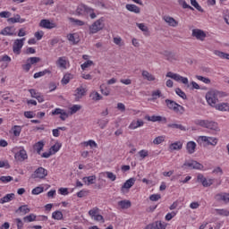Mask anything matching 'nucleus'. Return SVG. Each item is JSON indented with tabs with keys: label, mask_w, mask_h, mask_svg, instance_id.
Listing matches in <instances>:
<instances>
[{
	"label": "nucleus",
	"mask_w": 229,
	"mask_h": 229,
	"mask_svg": "<svg viewBox=\"0 0 229 229\" xmlns=\"http://www.w3.org/2000/svg\"><path fill=\"white\" fill-rule=\"evenodd\" d=\"M166 78H171L172 80H174V81H180L181 83H183V85H187L188 89H191V90H199L200 89L199 84L196 81H191L189 84V79L173 72H168L166 73Z\"/></svg>",
	"instance_id": "obj_1"
},
{
	"label": "nucleus",
	"mask_w": 229,
	"mask_h": 229,
	"mask_svg": "<svg viewBox=\"0 0 229 229\" xmlns=\"http://www.w3.org/2000/svg\"><path fill=\"white\" fill-rule=\"evenodd\" d=\"M195 124L197 126H200L201 128H206L207 130H210L213 133H219L221 129L219 128V123L217 122L212 120H195Z\"/></svg>",
	"instance_id": "obj_2"
},
{
	"label": "nucleus",
	"mask_w": 229,
	"mask_h": 229,
	"mask_svg": "<svg viewBox=\"0 0 229 229\" xmlns=\"http://www.w3.org/2000/svg\"><path fill=\"white\" fill-rule=\"evenodd\" d=\"M165 103L167 108H169V110H173L174 112H175V114H183V112H185V107H183L182 106H180L178 103L174 102V100L165 99Z\"/></svg>",
	"instance_id": "obj_3"
},
{
	"label": "nucleus",
	"mask_w": 229,
	"mask_h": 229,
	"mask_svg": "<svg viewBox=\"0 0 229 229\" xmlns=\"http://www.w3.org/2000/svg\"><path fill=\"white\" fill-rule=\"evenodd\" d=\"M104 28L105 20L103 18H100L89 26V33L91 35H95V33H98V31H101Z\"/></svg>",
	"instance_id": "obj_4"
},
{
	"label": "nucleus",
	"mask_w": 229,
	"mask_h": 229,
	"mask_svg": "<svg viewBox=\"0 0 229 229\" xmlns=\"http://www.w3.org/2000/svg\"><path fill=\"white\" fill-rule=\"evenodd\" d=\"M198 142L200 144H206V146H217V142L219 140L216 137H209V136H199L198 138Z\"/></svg>",
	"instance_id": "obj_5"
},
{
	"label": "nucleus",
	"mask_w": 229,
	"mask_h": 229,
	"mask_svg": "<svg viewBox=\"0 0 229 229\" xmlns=\"http://www.w3.org/2000/svg\"><path fill=\"white\" fill-rule=\"evenodd\" d=\"M46 176H47V170H46V168L40 166L34 171V173L31 174L30 177L33 180H37V178L39 180H44V178H46Z\"/></svg>",
	"instance_id": "obj_6"
},
{
	"label": "nucleus",
	"mask_w": 229,
	"mask_h": 229,
	"mask_svg": "<svg viewBox=\"0 0 229 229\" xmlns=\"http://www.w3.org/2000/svg\"><path fill=\"white\" fill-rule=\"evenodd\" d=\"M182 169H203V165H201L200 163H198V161L195 160H190V161H186L183 165H182Z\"/></svg>",
	"instance_id": "obj_7"
},
{
	"label": "nucleus",
	"mask_w": 229,
	"mask_h": 229,
	"mask_svg": "<svg viewBox=\"0 0 229 229\" xmlns=\"http://www.w3.org/2000/svg\"><path fill=\"white\" fill-rule=\"evenodd\" d=\"M197 182L204 187H210V185L214 184V179H207L202 174L197 175Z\"/></svg>",
	"instance_id": "obj_8"
},
{
	"label": "nucleus",
	"mask_w": 229,
	"mask_h": 229,
	"mask_svg": "<svg viewBox=\"0 0 229 229\" xmlns=\"http://www.w3.org/2000/svg\"><path fill=\"white\" fill-rule=\"evenodd\" d=\"M26 40V38H22L21 39H15L13 46V51L15 53V55H21V50L22 49V47L24 46V41Z\"/></svg>",
	"instance_id": "obj_9"
},
{
	"label": "nucleus",
	"mask_w": 229,
	"mask_h": 229,
	"mask_svg": "<svg viewBox=\"0 0 229 229\" xmlns=\"http://www.w3.org/2000/svg\"><path fill=\"white\" fill-rule=\"evenodd\" d=\"M135 185V178L128 179L121 188L122 194H126Z\"/></svg>",
	"instance_id": "obj_10"
},
{
	"label": "nucleus",
	"mask_w": 229,
	"mask_h": 229,
	"mask_svg": "<svg viewBox=\"0 0 229 229\" xmlns=\"http://www.w3.org/2000/svg\"><path fill=\"white\" fill-rule=\"evenodd\" d=\"M84 96H87V88L80 86L74 91L75 101H80Z\"/></svg>",
	"instance_id": "obj_11"
},
{
	"label": "nucleus",
	"mask_w": 229,
	"mask_h": 229,
	"mask_svg": "<svg viewBox=\"0 0 229 229\" xmlns=\"http://www.w3.org/2000/svg\"><path fill=\"white\" fill-rule=\"evenodd\" d=\"M206 99L210 106H214L216 103H217V95L216 94V91H208L206 94Z\"/></svg>",
	"instance_id": "obj_12"
},
{
	"label": "nucleus",
	"mask_w": 229,
	"mask_h": 229,
	"mask_svg": "<svg viewBox=\"0 0 229 229\" xmlns=\"http://www.w3.org/2000/svg\"><path fill=\"white\" fill-rule=\"evenodd\" d=\"M191 37H194L195 38H197V40H200L201 42H203V40L207 38V34L202 30L193 29Z\"/></svg>",
	"instance_id": "obj_13"
},
{
	"label": "nucleus",
	"mask_w": 229,
	"mask_h": 229,
	"mask_svg": "<svg viewBox=\"0 0 229 229\" xmlns=\"http://www.w3.org/2000/svg\"><path fill=\"white\" fill-rule=\"evenodd\" d=\"M14 158L17 162H24V160H28V152H26L24 148H21L20 151L14 155Z\"/></svg>",
	"instance_id": "obj_14"
},
{
	"label": "nucleus",
	"mask_w": 229,
	"mask_h": 229,
	"mask_svg": "<svg viewBox=\"0 0 229 229\" xmlns=\"http://www.w3.org/2000/svg\"><path fill=\"white\" fill-rule=\"evenodd\" d=\"M145 119L147 121H150L151 123H167V118L164 117V116H160V115H147L145 116Z\"/></svg>",
	"instance_id": "obj_15"
},
{
	"label": "nucleus",
	"mask_w": 229,
	"mask_h": 229,
	"mask_svg": "<svg viewBox=\"0 0 229 229\" xmlns=\"http://www.w3.org/2000/svg\"><path fill=\"white\" fill-rule=\"evenodd\" d=\"M52 115H60L59 117L61 121H65V119L69 117V114L61 108H55L54 111H52Z\"/></svg>",
	"instance_id": "obj_16"
},
{
	"label": "nucleus",
	"mask_w": 229,
	"mask_h": 229,
	"mask_svg": "<svg viewBox=\"0 0 229 229\" xmlns=\"http://www.w3.org/2000/svg\"><path fill=\"white\" fill-rule=\"evenodd\" d=\"M40 28H45V30H53V28H56V23L50 22L49 20H41L39 22Z\"/></svg>",
	"instance_id": "obj_17"
},
{
	"label": "nucleus",
	"mask_w": 229,
	"mask_h": 229,
	"mask_svg": "<svg viewBox=\"0 0 229 229\" xmlns=\"http://www.w3.org/2000/svg\"><path fill=\"white\" fill-rule=\"evenodd\" d=\"M163 20L165 22H167L168 26H171L172 28H176V26H178V21L171 16L165 15Z\"/></svg>",
	"instance_id": "obj_18"
},
{
	"label": "nucleus",
	"mask_w": 229,
	"mask_h": 229,
	"mask_svg": "<svg viewBox=\"0 0 229 229\" xmlns=\"http://www.w3.org/2000/svg\"><path fill=\"white\" fill-rule=\"evenodd\" d=\"M56 65L59 69H67V57H59L56 61Z\"/></svg>",
	"instance_id": "obj_19"
},
{
	"label": "nucleus",
	"mask_w": 229,
	"mask_h": 229,
	"mask_svg": "<svg viewBox=\"0 0 229 229\" xmlns=\"http://www.w3.org/2000/svg\"><path fill=\"white\" fill-rule=\"evenodd\" d=\"M140 126H144V121L133 120L129 125V130H137V128H140Z\"/></svg>",
	"instance_id": "obj_20"
},
{
	"label": "nucleus",
	"mask_w": 229,
	"mask_h": 229,
	"mask_svg": "<svg viewBox=\"0 0 229 229\" xmlns=\"http://www.w3.org/2000/svg\"><path fill=\"white\" fill-rule=\"evenodd\" d=\"M183 148V143L182 141H175L169 146L171 151H180Z\"/></svg>",
	"instance_id": "obj_21"
},
{
	"label": "nucleus",
	"mask_w": 229,
	"mask_h": 229,
	"mask_svg": "<svg viewBox=\"0 0 229 229\" xmlns=\"http://www.w3.org/2000/svg\"><path fill=\"white\" fill-rule=\"evenodd\" d=\"M215 199L216 201H225L227 203V201H229V193H217L215 196Z\"/></svg>",
	"instance_id": "obj_22"
},
{
	"label": "nucleus",
	"mask_w": 229,
	"mask_h": 229,
	"mask_svg": "<svg viewBox=\"0 0 229 229\" xmlns=\"http://www.w3.org/2000/svg\"><path fill=\"white\" fill-rule=\"evenodd\" d=\"M186 149L189 155H193V153H196V142L189 141L186 144Z\"/></svg>",
	"instance_id": "obj_23"
},
{
	"label": "nucleus",
	"mask_w": 229,
	"mask_h": 229,
	"mask_svg": "<svg viewBox=\"0 0 229 229\" xmlns=\"http://www.w3.org/2000/svg\"><path fill=\"white\" fill-rule=\"evenodd\" d=\"M141 76L144 78V80H147V81H155L156 80L155 75L151 74L146 70L141 72Z\"/></svg>",
	"instance_id": "obj_24"
},
{
	"label": "nucleus",
	"mask_w": 229,
	"mask_h": 229,
	"mask_svg": "<svg viewBox=\"0 0 229 229\" xmlns=\"http://www.w3.org/2000/svg\"><path fill=\"white\" fill-rule=\"evenodd\" d=\"M126 10L129 12H132L133 13H140V7L133 4H127L125 5Z\"/></svg>",
	"instance_id": "obj_25"
},
{
	"label": "nucleus",
	"mask_w": 229,
	"mask_h": 229,
	"mask_svg": "<svg viewBox=\"0 0 229 229\" xmlns=\"http://www.w3.org/2000/svg\"><path fill=\"white\" fill-rule=\"evenodd\" d=\"M118 207L121 208L123 210H126L131 207V201L130 200H120L118 201Z\"/></svg>",
	"instance_id": "obj_26"
},
{
	"label": "nucleus",
	"mask_w": 229,
	"mask_h": 229,
	"mask_svg": "<svg viewBox=\"0 0 229 229\" xmlns=\"http://www.w3.org/2000/svg\"><path fill=\"white\" fill-rule=\"evenodd\" d=\"M82 182H84L86 185H93V183H96V175L83 177Z\"/></svg>",
	"instance_id": "obj_27"
},
{
	"label": "nucleus",
	"mask_w": 229,
	"mask_h": 229,
	"mask_svg": "<svg viewBox=\"0 0 229 229\" xmlns=\"http://www.w3.org/2000/svg\"><path fill=\"white\" fill-rule=\"evenodd\" d=\"M7 22L9 24H15V22H24V19H21V15L15 14L13 18H8Z\"/></svg>",
	"instance_id": "obj_28"
},
{
	"label": "nucleus",
	"mask_w": 229,
	"mask_h": 229,
	"mask_svg": "<svg viewBox=\"0 0 229 229\" xmlns=\"http://www.w3.org/2000/svg\"><path fill=\"white\" fill-rule=\"evenodd\" d=\"M216 109L220 112H229V104L228 103H220L216 106Z\"/></svg>",
	"instance_id": "obj_29"
},
{
	"label": "nucleus",
	"mask_w": 229,
	"mask_h": 229,
	"mask_svg": "<svg viewBox=\"0 0 229 229\" xmlns=\"http://www.w3.org/2000/svg\"><path fill=\"white\" fill-rule=\"evenodd\" d=\"M15 198V194L10 193L0 199V203L4 205V203H9V201H12Z\"/></svg>",
	"instance_id": "obj_30"
},
{
	"label": "nucleus",
	"mask_w": 229,
	"mask_h": 229,
	"mask_svg": "<svg viewBox=\"0 0 229 229\" xmlns=\"http://www.w3.org/2000/svg\"><path fill=\"white\" fill-rule=\"evenodd\" d=\"M0 35L12 36L13 35V27H5L1 30Z\"/></svg>",
	"instance_id": "obj_31"
},
{
	"label": "nucleus",
	"mask_w": 229,
	"mask_h": 229,
	"mask_svg": "<svg viewBox=\"0 0 229 229\" xmlns=\"http://www.w3.org/2000/svg\"><path fill=\"white\" fill-rule=\"evenodd\" d=\"M67 38L69 42H72V44H73V46H75V44H78V42H80V38H78L77 34H69L67 36Z\"/></svg>",
	"instance_id": "obj_32"
},
{
	"label": "nucleus",
	"mask_w": 229,
	"mask_h": 229,
	"mask_svg": "<svg viewBox=\"0 0 229 229\" xmlns=\"http://www.w3.org/2000/svg\"><path fill=\"white\" fill-rule=\"evenodd\" d=\"M52 219H55L56 221H62L64 219V214L60 210H56L52 213Z\"/></svg>",
	"instance_id": "obj_33"
},
{
	"label": "nucleus",
	"mask_w": 229,
	"mask_h": 229,
	"mask_svg": "<svg viewBox=\"0 0 229 229\" xmlns=\"http://www.w3.org/2000/svg\"><path fill=\"white\" fill-rule=\"evenodd\" d=\"M214 55H216V56H218L219 58H222L223 60H229V54H226L225 52L215 50Z\"/></svg>",
	"instance_id": "obj_34"
},
{
	"label": "nucleus",
	"mask_w": 229,
	"mask_h": 229,
	"mask_svg": "<svg viewBox=\"0 0 229 229\" xmlns=\"http://www.w3.org/2000/svg\"><path fill=\"white\" fill-rule=\"evenodd\" d=\"M168 128H173L175 130H181V131H187V128H185V126L182 125V124H178V123H169Z\"/></svg>",
	"instance_id": "obj_35"
},
{
	"label": "nucleus",
	"mask_w": 229,
	"mask_h": 229,
	"mask_svg": "<svg viewBox=\"0 0 229 229\" xmlns=\"http://www.w3.org/2000/svg\"><path fill=\"white\" fill-rule=\"evenodd\" d=\"M15 212L16 214H19V212H21V214L26 216V214H30V209L28 208L27 205H23V206H21Z\"/></svg>",
	"instance_id": "obj_36"
},
{
	"label": "nucleus",
	"mask_w": 229,
	"mask_h": 229,
	"mask_svg": "<svg viewBox=\"0 0 229 229\" xmlns=\"http://www.w3.org/2000/svg\"><path fill=\"white\" fill-rule=\"evenodd\" d=\"M44 141H38L34 145V149L37 151L38 155L44 149Z\"/></svg>",
	"instance_id": "obj_37"
},
{
	"label": "nucleus",
	"mask_w": 229,
	"mask_h": 229,
	"mask_svg": "<svg viewBox=\"0 0 229 229\" xmlns=\"http://www.w3.org/2000/svg\"><path fill=\"white\" fill-rule=\"evenodd\" d=\"M164 56H165L166 60L169 62H173V60H176V55L173 54V52L165 51L163 53Z\"/></svg>",
	"instance_id": "obj_38"
},
{
	"label": "nucleus",
	"mask_w": 229,
	"mask_h": 229,
	"mask_svg": "<svg viewBox=\"0 0 229 229\" xmlns=\"http://www.w3.org/2000/svg\"><path fill=\"white\" fill-rule=\"evenodd\" d=\"M109 123L108 119H98V124L101 130H105L106 128L107 124Z\"/></svg>",
	"instance_id": "obj_39"
},
{
	"label": "nucleus",
	"mask_w": 229,
	"mask_h": 229,
	"mask_svg": "<svg viewBox=\"0 0 229 229\" xmlns=\"http://www.w3.org/2000/svg\"><path fill=\"white\" fill-rule=\"evenodd\" d=\"M46 74H51V71H49L48 69H46L42 72H36L34 74V78L35 80H37V78H42V76H46Z\"/></svg>",
	"instance_id": "obj_40"
},
{
	"label": "nucleus",
	"mask_w": 229,
	"mask_h": 229,
	"mask_svg": "<svg viewBox=\"0 0 229 229\" xmlns=\"http://www.w3.org/2000/svg\"><path fill=\"white\" fill-rule=\"evenodd\" d=\"M36 220H37V216H35L34 214H30L23 217L24 223H33V221H36Z\"/></svg>",
	"instance_id": "obj_41"
},
{
	"label": "nucleus",
	"mask_w": 229,
	"mask_h": 229,
	"mask_svg": "<svg viewBox=\"0 0 229 229\" xmlns=\"http://www.w3.org/2000/svg\"><path fill=\"white\" fill-rule=\"evenodd\" d=\"M89 98H91V99H93V101H99L103 98V97H101L98 91H93L90 93Z\"/></svg>",
	"instance_id": "obj_42"
},
{
	"label": "nucleus",
	"mask_w": 229,
	"mask_h": 229,
	"mask_svg": "<svg viewBox=\"0 0 229 229\" xmlns=\"http://www.w3.org/2000/svg\"><path fill=\"white\" fill-rule=\"evenodd\" d=\"M190 1H191V6H194V8H196V10H198V12H201V13L205 12L203 10V8H201L200 4H198V1H196V0H190Z\"/></svg>",
	"instance_id": "obj_43"
},
{
	"label": "nucleus",
	"mask_w": 229,
	"mask_h": 229,
	"mask_svg": "<svg viewBox=\"0 0 229 229\" xmlns=\"http://www.w3.org/2000/svg\"><path fill=\"white\" fill-rule=\"evenodd\" d=\"M80 110H81V106L73 105L72 107H70V114L71 115H73V114H76V112H80Z\"/></svg>",
	"instance_id": "obj_44"
},
{
	"label": "nucleus",
	"mask_w": 229,
	"mask_h": 229,
	"mask_svg": "<svg viewBox=\"0 0 229 229\" xmlns=\"http://www.w3.org/2000/svg\"><path fill=\"white\" fill-rule=\"evenodd\" d=\"M175 93L177 94V96L182 98V99H187V95L185 94V92H183V90H182V89L176 88Z\"/></svg>",
	"instance_id": "obj_45"
},
{
	"label": "nucleus",
	"mask_w": 229,
	"mask_h": 229,
	"mask_svg": "<svg viewBox=\"0 0 229 229\" xmlns=\"http://www.w3.org/2000/svg\"><path fill=\"white\" fill-rule=\"evenodd\" d=\"M40 62L39 57H30L27 59V63H29L31 65H35V64H38Z\"/></svg>",
	"instance_id": "obj_46"
},
{
	"label": "nucleus",
	"mask_w": 229,
	"mask_h": 229,
	"mask_svg": "<svg viewBox=\"0 0 229 229\" xmlns=\"http://www.w3.org/2000/svg\"><path fill=\"white\" fill-rule=\"evenodd\" d=\"M42 192H44V187L42 186H38L32 190V194L35 196L42 194Z\"/></svg>",
	"instance_id": "obj_47"
},
{
	"label": "nucleus",
	"mask_w": 229,
	"mask_h": 229,
	"mask_svg": "<svg viewBox=\"0 0 229 229\" xmlns=\"http://www.w3.org/2000/svg\"><path fill=\"white\" fill-rule=\"evenodd\" d=\"M99 214V209L98 208H93L89 211V215L90 216L91 219L97 216Z\"/></svg>",
	"instance_id": "obj_48"
},
{
	"label": "nucleus",
	"mask_w": 229,
	"mask_h": 229,
	"mask_svg": "<svg viewBox=\"0 0 229 229\" xmlns=\"http://www.w3.org/2000/svg\"><path fill=\"white\" fill-rule=\"evenodd\" d=\"M83 8L85 9V12L87 13H89L91 19H96L97 15L94 12V9H92L90 7H83Z\"/></svg>",
	"instance_id": "obj_49"
},
{
	"label": "nucleus",
	"mask_w": 229,
	"mask_h": 229,
	"mask_svg": "<svg viewBox=\"0 0 229 229\" xmlns=\"http://www.w3.org/2000/svg\"><path fill=\"white\" fill-rule=\"evenodd\" d=\"M71 78H72V75H71V73H66L62 79L63 85H67V83L71 81Z\"/></svg>",
	"instance_id": "obj_50"
},
{
	"label": "nucleus",
	"mask_w": 229,
	"mask_h": 229,
	"mask_svg": "<svg viewBox=\"0 0 229 229\" xmlns=\"http://www.w3.org/2000/svg\"><path fill=\"white\" fill-rule=\"evenodd\" d=\"M60 148H62V147L58 143H55V145H53L50 148V151H51L52 155H55V153H58V151H60Z\"/></svg>",
	"instance_id": "obj_51"
},
{
	"label": "nucleus",
	"mask_w": 229,
	"mask_h": 229,
	"mask_svg": "<svg viewBox=\"0 0 229 229\" xmlns=\"http://www.w3.org/2000/svg\"><path fill=\"white\" fill-rule=\"evenodd\" d=\"M94 65V62L88 60L84 64L81 65L82 71H85L86 69H89V67Z\"/></svg>",
	"instance_id": "obj_52"
},
{
	"label": "nucleus",
	"mask_w": 229,
	"mask_h": 229,
	"mask_svg": "<svg viewBox=\"0 0 229 229\" xmlns=\"http://www.w3.org/2000/svg\"><path fill=\"white\" fill-rule=\"evenodd\" d=\"M196 78L199 80V81H202L203 83H206L207 85L210 84V79L207 77H203L201 75H196Z\"/></svg>",
	"instance_id": "obj_53"
},
{
	"label": "nucleus",
	"mask_w": 229,
	"mask_h": 229,
	"mask_svg": "<svg viewBox=\"0 0 229 229\" xmlns=\"http://www.w3.org/2000/svg\"><path fill=\"white\" fill-rule=\"evenodd\" d=\"M164 140H165V137L158 136L156 139H154L153 144H156V145L162 144V142H164Z\"/></svg>",
	"instance_id": "obj_54"
},
{
	"label": "nucleus",
	"mask_w": 229,
	"mask_h": 229,
	"mask_svg": "<svg viewBox=\"0 0 229 229\" xmlns=\"http://www.w3.org/2000/svg\"><path fill=\"white\" fill-rule=\"evenodd\" d=\"M154 225H157L156 229H165L167 225L165 223H162L161 221L154 222Z\"/></svg>",
	"instance_id": "obj_55"
},
{
	"label": "nucleus",
	"mask_w": 229,
	"mask_h": 229,
	"mask_svg": "<svg viewBox=\"0 0 229 229\" xmlns=\"http://www.w3.org/2000/svg\"><path fill=\"white\" fill-rule=\"evenodd\" d=\"M216 214H218V216H229L228 209H216Z\"/></svg>",
	"instance_id": "obj_56"
},
{
	"label": "nucleus",
	"mask_w": 229,
	"mask_h": 229,
	"mask_svg": "<svg viewBox=\"0 0 229 229\" xmlns=\"http://www.w3.org/2000/svg\"><path fill=\"white\" fill-rule=\"evenodd\" d=\"M13 180V177L12 176H1L0 181L3 182V183H8Z\"/></svg>",
	"instance_id": "obj_57"
},
{
	"label": "nucleus",
	"mask_w": 229,
	"mask_h": 229,
	"mask_svg": "<svg viewBox=\"0 0 229 229\" xmlns=\"http://www.w3.org/2000/svg\"><path fill=\"white\" fill-rule=\"evenodd\" d=\"M14 137H19L21 135V126L15 125L13 128Z\"/></svg>",
	"instance_id": "obj_58"
},
{
	"label": "nucleus",
	"mask_w": 229,
	"mask_h": 229,
	"mask_svg": "<svg viewBox=\"0 0 229 229\" xmlns=\"http://www.w3.org/2000/svg\"><path fill=\"white\" fill-rule=\"evenodd\" d=\"M179 4H181V6H182V8H184V9L189 8V10H194V8L192 6L189 5L187 4V2H185L183 0L179 1Z\"/></svg>",
	"instance_id": "obj_59"
},
{
	"label": "nucleus",
	"mask_w": 229,
	"mask_h": 229,
	"mask_svg": "<svg viewBox=\"0 0 229 229\" xmlns=\"http://www.w3.org/2000/svg\"><path fill=\"white\" fill-rule=\"evenodd\" d=\"M139 155H140V158H142V160H144V158H146V157H148L149 155V152L146 149H142V150L139 151Z\"/></svg>",
	"instance_id": "obj_60"
},
{
	"label": "nucleus",
	"mask_w": 229,
	"mask_h": 229,
	"mask_svg": "<svg viewBox=\"0 0 229 229\" xmlns=\"http://www.w3.org/2000/svg\"><path fill=\"white\" fill-rule=\"evenodd\" d=\"M106 174L107 178L109 180H111V182H115L117 176H115V174H114V173H112V172H106Z\"/></svg>",
	"instance_id": "obj_61"
},
{
	"label": "nucleus",
	"mask_w": 229,
	"mask_h": 229,
	"mask_svg": "<svg viewBox=\"0 0 229 229\" xmlns=\"http://www.w3.org/2000/svg\"><path fill=\"white\" fill-rule=\"evenodd\" d=\"M136 26L141 31H148V26H146L144 23H136Z\"/></svg>",
	"instance_id": "obj_62"
},
{
	"label": "nucleus",
	"mask_w": 229,
	"mask_h": 229,
	"mask_svg": "<svg viewBox=\"0 0 229 229\" xmlns=\"http://www.w3.org/2000/svg\"><path fill=\"white\" fill-rule=\"evenodd\" d=\"M160 198H162L160 196V194H152V195H150L149 199H150V201H158V199H160Z\"/></svg>",
	"instance_id": "obj_63"
},
{
	"label": "nucleus",
	"mask_w": 229,
	"mask_h": 229,
	"mask_svg": "<svg viewBox=\"0 0 229 229\" xmlns=\"http://www.w3.org/2000/svg\"><path fill=\"white\" fill-rule=\"evenodd\" d=\"M15 222H16L18 229H22L23 228L24 223H22V220H21V218H16Z\"/></svg>",
	"instance_id": "obj_64"
}]
</instances>
